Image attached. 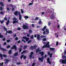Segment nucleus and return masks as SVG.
<instances>
[{
  "label": "nucleus",
  "mask_w": 66,
  "mask_h": 66,
  "mask_svg": "<svg viewBox=\"0 0 66 66\" xmlns=\"http://www.w3.org/2000/svg\"><path fill=\"white\" fill-rule=\"evenodd\" d=\"M27 51H23V52H21V54H23V53H26Z\"/></svg>",
  "instance_id": "nucleus-26"
},
{
  "label": "nucleus",
  "mask_w": 66,
  "mask_h": 66,
  "mask_svg": "<svg viewBox=\"0 0 66 66\" xmlns=\"http://www.w3.org/2000/svg\"><path fill=\"white\" fill-rule=\"evenodd\" d=\"M0 49L1 50H2V51H6V49L2 47H1V45H0Z\"/></svg>",
  "instance_id": "nucleus-14"
},
{
  "label": "nucleus",
  "mask_w": 66,
  "mask_h": 66,
  "mask_svg": "<svg viewBox=\"0 0 66 66\" xmlns=\"http://www.w3.org/2000/svg\"><path fill=\"white\" fill-rule=\"evenodd\" d=\"M39 19V18H38V17H36L35 18V20H38Z\"/></svg>",
  "instance_id": "nucleus-42"
},
{
  "label": "nucleus",
  "mask_w": 66,
  "mask_h": 66,
  "mask_svg": "<svg viewBox=\"0 0 66 66\" xmlns=\"http://www.w3.org/2000/svg\"><path fill=\"white\" fill-rule=\"evenodd\" d=\"M51 19H53V18H55L54 15V14H52L51 16Z\"/></svg>",
  "instance_id": "nucleus-17"
},
{
  "label": "nucleus",
  "mask_w": 66,
  "mask_h": 66,
  "mask_svg": "<svg viewBox=\"0 0 66 66\" xmlns=\"http://www.w3.org/2000/svg\"><path fill=\"white\" fill-rule=\"evenodd\" d=\"M46 36L41 35V38H46Z\"/></svg>",
  "instance_id": "nucleus-25"
},
{
  "label": "nucleus",
  "mask_w": 66,
  "mask_h": 66,
  "mask_svg": "<svg viewBox=\"0 0 66 66\" xmlns=\"http://www.w3.org/2000/svg\"><path fill=\"white\" fill-rule=\"evenodd\" d=\"M0 4L2 6H4V4H3V2H0Z\"/></svg>",
  "instance_id": "nucleus-22"
},
{
  "label": "nucleus",
  "mask_w": 66,
  "mask_h": 66,
  "mask_svg": "<svg viewBox=\"0 0 66 66\" xmlns=\"http://www.w3.org/2000/svg\"><path fill=\"white\" fill-rule=\"evenodd\" d=\"M28 47V46L25 45L23 46V49H27V47Z\"/></svg>",
  "instance_id": "nucleus-23"
},
{
  "label": "nucleus",
  "mask_w": 66,
  "mask_h": 66,
  "mask_svg": "<svg viewBox=\"0 0 66 66\" xmlns=\"http://www.w3.org/2000/svg\"><path fill=\"white\" fill-rule=\"evenodd\" d=\"M34 37L35 38H36V37H37V35L36 34H35L34 35Z\"/></svg>",
  "instance_id": "nucleus-63"
},
{
  "label": "nucleus",
  "mask_w": 66,
  "mask_h": 66,
  "mask_svg": "<svg viewBox=\"0 0 66 66\" xmlns=\"http://www.w3.org/2000/svg\"><path fill=\"white\" fill-rule=\"evenodd\" d=\"M22 28L24 30H26V29H28V26H27L26 24H24L23 25Z\"/></svg>",
  "instance_id": "nucleus-2"
},
{
  "label": "nucleus",
  "mask_w": 66,
  "mask_h": 66,
  "mask_svg": "<svg viewBox=\"0 0 66 66\" xmlns=\"http://www.w3.org/2000/svg\"><path fill=\"white\" fill-rule=\"evenodd\" d=\"M4 22V20H3L2 21H1V24H2V23H3V22Z\"/></svg>",
  "instance_id": "nucleus-43"
},
{
  "label": "nucleus",
  "mask_w": 66,
  "mask_h": 66,
  "mask_svg": "<svg viewBox=\"0 0 66 66\" xmlns=\"http://www.w3.org/2000/svg\"><path fill=\"white\" fill-rule=\"evenodd\" d=\"M23 39H26V42H28L29 40V38H27V37L26 36H24L22 37Z\"/></svg>",
  "instance_id": "nucleus-5"
},
{
  "label": "nucleus",
  "mask_w": 66,
  "mask_h": 66,
  "mask_svg": "<svg viewBox=\"0 0 66 66\" xmlns=\"http://www.w3.org/2000/svg\"><path fill=\"white\" fill-rule=\"evenodd\" d=\"M32 27H33V28H34L35 26H34V24H31Z\"/></svg>",
  "instance_id": "nucleus-57"
},
{
  "label": "nucleus",
  "mask_w": 66,
  "mask_h": 66,
  "mask_svg": "<svg viewBox=\"0 0 66 66\" xmlns=\"http://www.w3.org/2000/svg\"><path fill=\"white\" fill-rule=\"evenodd\" d=\"M33 54H34V53L33 52H31L30 53V55H33Z\"/></svg>",
  "instance_id": "nucleus-51"
},
{
  "label": "nucleus",
  "mask_w": 66,
  "mask_h": 66,
  "mask_svg": "<svg viewBox=\"0 0 66 66\" xmlns=\"http://www.w3.org/2000/svg\"><path fill=\"white\" fill-rule=\"evenodd\" d=\"M55 37H59V36L58 35H57V33H55Z\"/></svg>",
  "instance_id": "nucleus-30"
},
{
  "label": "nucleus",
  "mask_w": 66,
  "mask_h": 66,
  "mask_svg": "<svg viewBox=\"0 0 66 66\" xmlns=\"http://www.w3.org/2000/svg\"><path fill=\"white\" fill-rule=\"evenodd\" d=\"M3 10V7H0V10L1 11H2Z\"/></svg>",
  "instance_id": "nucleus-62"
},
{
  "label": "nucleus",
  "mask_w": 66,
  "mask_h": 66,
  "mask_svg": "<svg viewBox=\"0 0 66 66\" xmlns=\"http://www.w3.org/2000/svg\"><path fill=\"white\" fill-rule=\"evenodd\" d=\"M11 49H15L16 50H17V47H16V46L15 45H13V47H11Z\"/></svg>",
  "instance_id": "nucleus-10"
},
{
  "label": "nucleus",
  "mask_w": 66,
  "mask_h": 66,
  "mask_svg": "<svg viewBox=\"0 0 66 66\" xmlns=\"http://www.w3.org/2000/svg\"><path fill=\"white\" fill-rule=\"evenodd\" d=\"M9 54H11L12 53V50H10L9 52Z\"/></svg>",
  "instance_id": "nucleus-31"
},
{
  "label": "nucleus",
  "mask_w": 66,
  "mask_h": 66,
  "mask_svg": "<svg viewBox=\"0 0 66 66\" xmlns=\"http://www.w3.org/2000/svg\"><path fill=\"white\" fill-rule=\"evenodd\" d=\"M22 50V48H20L19 50V52H21Z\"/></svg>",
  "instance_id": "nucleus-49"
},
{
  "label": "nucleus",
  "mask_w": 66,
  "mask_h": 66,
  "mask_svg": "<svg viewBox=\"0 0 66 66\" xmlns=\"http://www.w3.org/2000/svg\"><path fill=\"white\" fill-rule=\"evenodd\" d=\"M50 50V51H53V52L54 51V50H55V48H51Z\"/></svg>",
  "instance_id": "nucleus-15"
},
{
  "label": "nucleus",
  "mask_w": 66,
  "mask_h": 66,
  "mask_svg": "<svg viewBox=\"0 0 66 66\" xmlns=\"http://www.w3.org/2000/svg\"><path fill=\"white\" fill-rule=\"evenodd\" d=\"M10 47H11V46L10 45H9L7 46V49H9V48Z\"/></svg>",
  "instance_id": "nucleus-48"
},
{
  "label": "nucleus",
  "mask_w": 66,
  "mask_h": 66,
  "mask_svg": "<svg viewBox=\"0 0 66 66\" xmlns=\"http://www.w3.org/2000/svg\"><path fill=\"white\" fill-rule=\"evenodd\" d=\"M51 25V23L50 22H49L48 23V25L49 26H50Z\"/></svg>",
  "instance_id": "nucleus-59"
},
{
  "label": "nucleus",
  "mask_w": 66,
  "mask_h": 66,
  "mask_svg": "<svg viewBox=\"0 0 66 66\" xmlns=\"http://www.w3.org/2000/svg\"><path fill=\"white\" fill-rule=\"evenodd\" d=\"M39 54H41L42 56H43L44 54V52L43 51H42V52H39Z\"/></svg>",
  "instance_id": "nucleus-13"
},
{
  "label": "nucleus",
  "mask_w": 66,
  "mask_h": 66,
  "mask_svg": "<svg viewBox=\"0 0 66 66\" xmlns=\"http://www.w3.org/2000/svg\"><path fill=\"white\" fill-rule=\"evenodd\" d=\"M36 47H37V46H36L34 45V46H32L30 47V49L31 50H33V49H36Z\"/></svg>",
  "instance_id": "nucleus-4"
},
{
  "label": "nucleus",
  "mask_w": 66,
  "mask_h": 66,
  "mask_svg": "<svg viewBox=\"0 0 66 66\" xmlns=\"http://www.w3.org/2000/svg\"><path fill=\"white\" fill-rule=\"evenodd\" d=\"M47 62L48 63L50 64H51V63L50 61V58H49L48 57L47 59Z\"/></svg>",
  "instance_id": "nucleus-12"
},
{
  "label": "nucleus",
  "mask_w": 66,
  "mask_h": 66,
  "mask_svg": "<svg viewBox=\"0 0 66 66\" xmlns=\"http://www.w3.org/2000/svg\"><path fill=\"white\" fill-rule=\"evenodd\" d=\"M14 10L15 9L13 7H12V11H14Z\"/></svg>",
  "instance_id": "nucleus-61"
},
{
  "label": "nucleus",
  "mask_w": 66,
  "mask_h": 66,
  "mask_svg": "<svg viewBox=\"0 0 66 66\" xmlns=\"http://www.w3.org/2000/svg\"><path fill=\"white\" fill-rule=\"evenodd\" d=\"M18 14L19 15V19L20 20H21L22 19V16L20 15V12H18Z\"/></svg>",
  "instance_id": "nucleus-8"
},
{
  "label": "nucleus",
  "mask_w": 66,
  "mask_h": 66,
  "mask_svg": "<svg viewBox=\"0 0 66 66\" xmlns=\"http://www.w3.org/2000/svg\"><path fill=\"white\" fill-rule=\"evenodd\" d=\"M44 56H42V58L39 57L38 58V59L39 61H41L42 62H43V60H44Z\"/></svg>",
  "instance_id": "nucleus-7"
},
{
  "label": "nucleus",
  "mask_w": 66,
  "mask_h": 66,
  "mask_svg": "<svg viewBox=\"0 0 66 66\" xmlns=\"http://www.w3.org/2000/svg\"><path fill=\"white\" fill-rule=\"evenodd\" d=\"M33 4V3H29L28 4L29 5H32Z\"/></svg>",
  "instance_id": "nucleus-45"
},
{
  "label": "nucleus",
  "mask_w": 66,
  "mask_h": 66,
  "mask_svg": "<svg viewBox=\"0 0 66 66\" xmlns=\"http://www.w3.org/2000/svg\"><path fill=\"white\" fill-rule=\"evenodd\" d=\"M49 44H50V42H48L46 45L48 48H50V46L49 45Z\"/></svg>",
  "instance_id": "nucleus-11"
},
{
  "label": "nucleus",
  "mask_w": 66,
  "mask_h": 66,
  "mask_svg": "<svg viewBox=\"0 0 66 66\" xmlns=\"http://www.w3.org/2000/svg\"><path fill=\"white\" fill-rule=\"evenodd\" d=\"M2 56H3V55H2V54H0V56L2 59H2H3V57H2Z\"/></svg>",
  "instance_id": "nucleus-38"
},
{
  "label": "nucleus",
  "mask_w": 66,
  "mask_h": 66,
  "mask_svg": "<svg viewBox=\"0 0 66 66\" xmlns=\"http://www.w3.org/2000/svg\"><path fill=\"white\" fill-rule=\"evenodd\" d=\"M38 23L39 24H41L42 23V22L41 20H40L38 22Z\"/></svg>",
  "instance_id": "nucleus-34"
},
{
  "label": "nucleus",
  "mask_w": 66,
  "mask_h": 66,
  "mask_svg": "<svg viewBox=\"0 0 66 66\" xmlns=\"http://www.w3.org/2000/svg\"><path fill=\"white\" fill-rule=\"evenodd\" d=\"M48 48L46 45H44L43 47L42 48Z\"/></svg>",
  "instance_id": "nucleus-24"
},
{
  "label": "nucleus",
  "mask_w": 66,
  "mask_h": 66,
  "mask_svg": "<svg viewBox=\"0 0 66 66\" xmlns=\"http://www.w3.org/2000/svg\"><path fill=\"white\" fill-rule=\"evenodd\" d=\"M7 33H9V34H11V33H12L13 32L11 30H9L7 31Z\"/></svg>",
  "instance_id": "nucleus-20"
},
{
  "label": "nucleus",
  "mask_w": 66,
  "mask_h": 66,
  "mask_svg": "<svg viewBox=\"0 0 66 66\" xmlns=\"http://www.w3.org/2000/svg\"><path fill=\"white\" fill-rule=\"evenodd\" d=\"M18 52H16V53H15L14 54V55L15 56H17V55H18Z\"/></svg>",
  "instance_id": "nucleus-29"
},
{
  "label": "nucleus",
  "mask_w": 66,
  "mask_h": 66,
  "mask_svg": "<svg viewBox=\"0 0 66 66\" xmlns=\"http://www.w3.org/2000/svg\"><path fill=\"white\" fill-rule=\"evenodd\" d=\"M63 57V59H65V58H66V56L65 55H63L62 56Z\"/></svg>",
  "instance_id": "nucleus-50"
},
{
  "label": "nucleus",
  "mask_w": 66,
  "mask_h": 66,
  "mask_svg": "<svg viewBox=\"0 0 66 66\" xmlns=\"http://www.w3.org/2000/svg\"><path fill=\"white\" fill-rule=\"evenodd\" d=\"M23 56H24V55H22L21 56L20 59H21V60H22V58L23 57Z\"/></svg>",
  "instance_id": "nucleus-37"
},
{
  "label": "nucleus",
  "mask_w": 66,
  "mask_h": 66,
  "mask_svg": "<svg viewBox=\"0 0 66 66\" xmlns=\"http://www.w3.org/2000/svg\"><path fill=\"white\" fill-rule=\"evenodd\" d=\"M64 54H65V55H66V51H64Z\"/></svg>",
  "instance_id": "nucleus-64"
},
{
  "label": "nucleus",
  "mask_w": 66,
  "mask_h": 66,
  "mask_svg": "<svg viewBox=\"0 0 66 66\" xmlns=\"http://www.w3.org/2000/svg\"><path fill=\"white\" fill-rule=\"evenodd\" d=\"M15 40H18V37H16L15 38Z\"/></svg>",
  "instance_id": "nucleus-53"
},
{
  "label": "nucleus",
  "mask_w": 66,
  "mask_h": 66,
  "mask_svg": "<svg viewBox=\"0 0 66 66\" xmlns=\"http://www.w3.org/2000/svg\"><path fill=\"white\" fill-rule=\"evenodd\" d=\"M46 40L47 39H46V38H44L43 39V40L44 41H46Z\"/></svg>",
  "instance_id": "nucleus-56"
},
{
  "label": "nucleus",
  "mask_w": 66,
  "mask_h": 66,
  "mask_svg": "<svg viewBox=\"0 0 66 66\" xmlns=\"http://www.w3.org/2000/svg\"><path fill=\"white\" fill-rule=\"evenodd\" d=\"M3 37V35H1V34H0V38H2Z\"/></svg>",
  "instance_id": "nucleus-40"
},
{
  "label": "nucleus",
  "mask_w": 66,
  "mask_h": 66,
  "mask_svg": "<svg viewBox=\"0 0 66 66\" xmlns=\"http://www.w3.org/2000/svg\"><path fill=\"white\" fill-rule=\"evenodd\" d=\"M29 17V16H25L24 17V18H25V19L26 20H27V19H28Z\"/></svg>",
  "instance_id": "nucleus-21"
},
{
  "label": "nucleus",
  "mask_w": 66,
  "mask_h": 66,
  "mask_svg": "<svg viewBox=\"0 0 66 66\" xmlns=\"http://www.w3.org/2000/svg\"><path fill=\"white\" fill-rule=\"evenodd\" d=\"M4 30L5 31H7V28H6V27H3Z\"/></svg>",
  "instance_id": "nucleus-35"
},
{
  "label": "nucleus",
  "mask_w": 66,
  "mask_h": 66,
  "mask_svg": "<svg viewBox=\"0 0 66 66\" xmlns=\"http://www.w3.org/2000/svg\"><path fill=\"white\" fill-rule=\"evenodd\" d=\"M47 54L48 55H50V58H51L52 57V53H51L50 54V52H47Z\"/></svg>",
  "instance_id": "nucleus-9"
},
{
  "label": "nucleus",
  "mask_w": 66,
  "mask_h": 66,
  "mask_svg": "<svg viewBox=\"0 0 66 66\" xmlns=\"http://www.w3.org/2000/svg\"><path fill=\"white\" fill-rule=\"evenodd\" d=\"M46 32L47 33V34H49V30L48 29H46Z\"/></svg>",
  "instance_id": "nucleus-28"
},
{
  "label": "nucleus",
  "mask_w": 66,
  "mask_h": 66,
  "mask_svg": "<svg viewBox=\"0 0 66 66\" xmlns=\"http://www.w3.org/2000/svg\"><path fill=\"white\" fill-rule=\"evenodd\" d=\"M58 45H59V42L58 41L57 42H56V46H58Z\"/></svg>",
  "instance_id": "nucleus-58"
},
{
  "label": "nucleus",
  "mask_w": 66,
  "mask_h": 66,
  "mask_svg": "<svg viewBox=\"0 0 66 66\" xmlns=\"http://www.w3.org/2000/svg\"><path fill=\"white\" fill-rule=\"evenodd\" d=\"M18 11H16L15 12H14V13L15 15H16V16H17L18 15Z\"/></svg>",
  "instance_id": "nucleus-19"
},
{
  "label": "nucleus",
  "mask_w": 66,
  "mask_h": 66,
  "mask_svg": "<svg viewBox=\"0 0 66 66\" xmlns=\"http://www.w3.org/2000/svg\"><path fill=\"white\" fill-rule=\"evenodd\" d=\"M21 11L22 13V14H23V10H22V9H21Z\"/></svg>",
  "instance_id": "nucleus-55"
},
{
  "label": "nucleus",
  "mask_w": 66,
  "mask_h": 66,
  "mask_svg": "<svg viewBox=\"0 0 66 66\" xmlns=\"http://www.w3.org/2000/svg\"><path fill=\"white\" fill-rule=\"evenodd\" d=\"M47 26H45L43 28V29H42V30L43 31H44V30H45Z\"/></svg>",
  "instance_id": "nucleus-27"
},
{
  "label": "nucleus",
  "mask_w": 66,
  "mask_h": 66,
  "mask_svg": "<svg viewBox=\"0 0 66 66\" xmlns=\"http://www.w3.org/2000/svg\"><path fill=\"white\" fill-rule=\"evenodd\" d=\"M29 33H32V31L31 29H29Z\"/></svg>",
  "instance_id": "nucleus-39"
},
{
  "label": "nucleus",
  "mask_w": 66,
  "mask_h": 66,
  "mask_svg": "<svg viewBox=\"0 0 66 66\" xmlns=\"http://www.w3.org/2000/svg\"><path fill=\"white\" fill-rule=\"evenodd\" d=\"M35 63H32L31 66H35Z\"/></svg>",
  "instance_id": "nucleus-52"
},
{
  "label": "nucleus",
  "mask_w": 66,
  "mask_h": 66,
  "mask_svg": "<svg viewBox=\"0 0 66 66\" xmlns=\"http://www.w3.org/2000/svg\"><path fill=\"white\" fill-rule=\"evenodd\" d=\"M40 50H39V48H37V50H36V53H37V52H40Z\"/></svg>",
  "instance_id": "nucleus-16"
},
{
  "label": "nucleus",
  "mask_w": 66,
  "mask_h": 66,
  "mask_svg": "<svg viewBox=\"0 0 66 66\" xmlns=\"http://www.w3.org/2000/svg\"><path fill=\"white\" fill-rule=\"evenodd\" d=\"M5 61L6 62L5 63V64H7L9 63V61H11V59L8 60L7 59H5Z\"/></svg>",
  "instance_id": "nucleus-6"
},
{
  "label": "nucleus",
  "mask_w": 66,
  "mask_h": 66,
  "mask_svg": "<svg viewBox=\"0 0 66 66\" xmlns=\"http://www.w3.org/2000/svg\"><path fill=\"white\" fill-rule=\"evenodd\" d=\"M10 20H8L6 24L7 25H9V23H10Z\"/></svg>",
  "instance_id": "nucleus-33"
},
{
  "label": "nucleus",
  "mask_w": 66,
  "mask_h": 66,
  "mask_svg": "<svg viewBox=\"0 0 66 66\" xmlns=\"http://www.w3.org/2000/svg\"><path fill=\"white\" fill-rule=\"evenodd\" d=\"M6 42L7 43H10V42H11V40L10 39L7 40L6 41Z\"/></svg>",
  "instance_id": "nucleus-41"
},
{
  "label": "nucleus",
  "mask_w": 66,
  "mask_h": 66,
  "mask_svg": "<svg viewBox=\"0 0 66 66\" xmlns=\"http://www.w3.org/2000/svg\"><path fill=\"white\" fill-rule=\"evenodd\" d=\"M21 29L19 27L17 28V30H20Z\"/></svg>",
  "instance_id": "nucleus-60"
},
{
  "label": "nucleus",
  "mask_w": 66,
  "mask_h": 66,
  "mask_svg": "<svg viewBox=\"0 0 66 66\" xmlns=\"http://www.w3.org/2000/svg\"><path fill=\"white\" fill-rule=\"evenodd\" d=\"M16 64H17V65H20L21 64V62H16Z\"/></svg>",
  "instance_id": "nucleus-36"
},
{
  "label": "nucleus",
  "mask_w": 66,
  "mask_h": 66,
  "mask_svg": "<svg viewBox=\"0 0 66 66\" xmlns=\"http://www.w3.org/2000/svg\"><path fill=\"white\" fill-rule=\"evenodd\" d=\"M26 58H27V57H26V56H23V59H26Z\"/></svg>",
  "instance_id": "nucleus-54"
},
{
  "label": "nucleus",
  "mask_w": 66,
  "mask_h": 66,
  "mask_svg": "<svg viewBox=\"0 0 66 66\" xmlns=\"http://www.w3.org/2000/svg\"><path fill=\"white\" fill-rule=\"evenodd\" d=\"M13 20H14L12 22L13 24H15V23H16L18 22V21H17V19L15 18H13Z\"/></svg>",
  "instance_id": "nucleus-1"
},
{
  "label": "nucleus",
  "mask_w": 66,
  "mask_h": 66,
  "mask_svg": "<svg viewBox=\"0 0 66 66\" xmlns=\"http://www.w3.org/2000/svg\"><path fill=\"white\" fill-rule=\"evenodd\" d=\"M40 38V35L39 34H38L37 35V39L38 40H39Z\"/></svg>",
  "instance_id": "nucleus-18"
},
{
  "label": "nucleus",
  "mask_w": 66,
  "mask_h": 66,
  "mask_svg": "<svg viewBox=\"0 0 66 66\" xmlns=\"http://www.w3.org/2000/svg\"><path fill=\"white\" fill-rule=\"evenodd\" d=\"M31 39H33L34 38V35H31V36L30 37Z\"/></svg>",
  "instance_id": "nucleus-32"
},
{
  "label": "nucleus",
  "mask_w": 66,
  "mask_h": 66,
  "mask_svg": "<svg viewBox=\"0 0 66 66\" xmlns=\"http://www.w3.org/2000/svg\"><path fill=\"white\" fill-rule=\"evenodd\" d=\"M4 19L5 20V21H7V19L6 17H5L4 18Z\"/></svg>",
  "instance_id": "nucleus-47"
},
{
  "label": "nucleus",
  "mask_w": 66,
  "mask_h": 66,
  "mask_svg": "<svg viewBox=\"0 0 66 66\" xmlns=\"http://www.w3.org/2000/svg\"><path fill=\"white\" fill-rule=\"evenodd\" d=\"M3 56L4 57H7V56L6 55H3Z\"/></svg>",
  "instance_id": "nucleus-44"
},
{
  "label": "nucleus",
  "mask_w": 66,
  "mask_h": 66,
  "mask_svg": "<svg viewBox=\"0 0 66 66\" xmlns=\"http://www.w3.org/2000/svg\"><path fill=\"white\" fill-rule=\"evenodd\" d=\"M60 62H62V64H65L66 63V59L64 60H62V59H60Z\"/></svg>",
  "instance_id": "nucleus-3"
},
{
  "label": "nucleus",
  "mask_w": 66,
  "mask_h": 66,
  "mask_svg": "<svg viewBox=\"0 0 66 66\" xmlns=\"http://www.w3.org/2000/svg\"><path fill=\"white\" fill-rule=\"evenodd\" d=\"M31 42H32V40H29V41L27 42V43H28V44H29V43H30Z\"/></svg>",
  "instance_id": "nucleus-46"
}]
</instances>
